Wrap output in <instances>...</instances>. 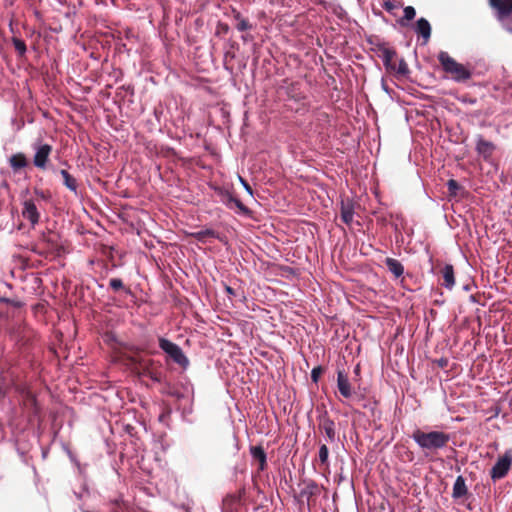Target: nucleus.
Here are the masks:
<instances>
[{
    "label": "nucleus",
    "mask_w": 512,
    "mask_h": 512,
    "mask_svg": "<svg viewBox=\"0 0 512 512\" xmlns=\"http://www.w3.org/2000/svg\"><path fill=\"white\" fill-rule=\"evenodd\" d=\"M412 438L424 450L441 449L445 447L450 440L449 435L444 432H423L419 429L413 432Z\"/></svg>",
    "instance_id": "obj_2"
},
{
    "label": "nucleus",
    "mask_w": 512,
    "mask_h": 512,
    "mask_svg": "<svg viewBox=\"0 0 512 512\" xmlns=\"http://www.w3.org/2000/svg\"><path fill=\"white\" fill-rule=\"evenodd\" d=\"M61 176L64 180V185L71 191L77 192V182L76 179L71 176L66 170L60 171Z\"/></svg>",
    "instance_id": "obj_21"
},
{
    "label": "nucleus",
    "mask_w": 512,
    "mask_h": 512,
    "mask_svg": "<svg viewBox=\"0 0 512 512\" xmlns=\"http://www.w3.org/2000/svg\"><path fill=\"white\" fill-rule=\"evenodd\" d=\"M221 200L230 209H233L234 207H236L243 214L249 213V209L239 199L235 198L229 192H223Z\"/></svg>",
    "instance_id": "obj_9"
},
{
    "label": "nucleus",
    "mask_w": 512,
    "mask_h": 512,
    "mask_svg": "<svg viewBox=\"0 0 512 512\" xmlns=\"http://www.w3.org/2000/svg\"><path fill=\"white\" fill-rule=\"evenodd\" d=\"M447 186H448V191H449V194L450 195H453L455 196L457 191L459 190L460 186L458 184V182L454 179H450L448 182H447Z\"/></svg>",
    "instance_id": "obj_24"
},
{
    "label": "nucleus",
    "mask_w": 512,
    "mask_h": 512,
    "mask_svg": "<svg viewBox=\"0 0 512 512\" xmlns=\"http://www.w3.org/2000/svg\"><path fill=\"white\" fill-rule=\"evenodd\" d=\"M252 457L259 462V469L264 470L266 465V453L260 446L251 448Z\"/></svg>",
    "instance_id": "obj_17"
},
{
    "label": "nucleus",
    "mask_w": 512,
    "mask_h": 512,
    "mask_svg": "<svg viewBox=\"0 0 512 512\" xmlns=\"http://www.w3.org/2000/svg\"><path fill=\"white\" fill-rule=\"evenodd\" d=\"M495 150V145L485 140L482 136H478L476 143V151L485 160L489 159Z\"/></svg>",
    "instance_id": "obj_8"
},
{
    "label": "nucleus",
    "mask_w": 512,
    "mask_h": 512,
    "mask_svg": "<svg viewBox=\"0 0 512 512\" xmlns=\"http://www.w3.org/2000/svg\"><path fill=\"white\" fill-rule=\"evenodd\" d=\"M225 289H226V291H227V293H228V294H231V295H233V294H234V291H233V289H232L230 286H226V288H225Z\"/></svg>",
    "instance_id": "obj_32"
},
{
    "label": "nucleus",
    "mask_w": 512,
    "mask_h": 512,
    "mask_svg": "<svg viewBox=\"0 0 512 512\" xmlns=\"http://www.w3.org/2000/svg\"><path fill=\"white\" fill-rule=\"evenodd\" d=\"M159 346L177 364L183 367H186L189 364L187 357L184 355L182 349L177 344L165 338H160Z\"/></svg>",
    "instance_id": "obj_3"
},
{
    "label": "nucleus",
    "mask_w": 512,
    "mask_h": 512,
    "mask_svg": "<svg viewBox=\"0 0 512 512\" xmlns=\"http://www.w3.org/2000/svg\"><path fill=\"white\" fill-rule=\"evenodd\" d=\"M380 57L387 70L396 69V51L390 48H382Z\"/></svg>",
    "instance_id": "obj_10"
},
{
    "label": "nucleus",
    "mask_w": 512,
    "mask_h": 512,
    "mask_svg": "<svg viewBox=\"0 0 512 512\" xmlns=\"http://www.w3.org/2000/svg\"><path fill=\"white\" fill-rule=\"evenodd\" d=\"M109 285L115 291L120 290L121 288H123V282L119 278L111 279L110 282H109Z\"/></svg>",
    "instance_id": "obj_28"
},
{
    "label": "nucleus",
    "mask_w": 512,
    "mask_h": 512,
    "mask_svg": "<svg viewBox=\"0 0 512 512\" xmlns=\"http://www.w3.org/2000/svg\"><path fill=\"white\" fill-rule=\"evenodd\" d=\"M442 277H443V283L442 285L445 286L448 289H452L455 285V278H454V268L450 264H446L443 269L441 270Z\"/></svg>",
    "instance_id": "obj_11"
},
{
    "label": "nucleus",
    "mask_w": 512,
    "mask_h": 512,
    "mask_svg": "<svg viewBox=\"0 0 512 512\" xmlns=\"http://www.w3.org/2000/svg\"><path fill=\"white\" fill-rule=\"evenodd\" d=\"M320 427L325 432L327 438L333 442L335 440V424H334V422L328 417H323L320 420Z\"/></svg>",
    "instance_id": "obj_13"
},
{
    "label": "nucleus",
    "mask_w": 512,
    "mask_h": 512,
    "mask_svg": "<svg viewBox=\"0 0 512 512\" xmlns=\"http://www.w3.org/2000/svg\"><path fill=\"white\" fill-rule=\"evenodd\" d=\"M390 71L396 72L401 76H406L409 73V68L405 60L400 59L398 63H396V69H391Z\"/></svg>",
    "instance_id": "obj_22"
},
{
    "label": "nucleus",
    "mask_w": 512,
    "mask_h": 512,
    "mask_svg": "<svg viewBox=\"0 0 512 512\" xmlns=\"http://www.w3.org/2000/svg\"><path fill=\"white\" fill-rule=\"evenodd\" d=\"M321 373H322L321 367H315V368L312 369V371H311V378H312L313 382L316 383L318 381Z\"/></svg>",
    "instance_id": "obj_29"
},
{
    "label": "nucleus",
    "mask_w": 512,
    "mask_h": 512,
    "mask_svg": "<svg viewBox=\"0 0 512 512\" xmlns=\"http://www.w3.org/2000/svg\"><path fill=\"white\" fill-rule=\"evenodd\" d=\"M232 13H233L234 19L237 21V24H236L237 30L246 31V30H250L252 28L251 24L241 16L240 12H238L237 10L234 9L232 11Z\"/></svg>",
    "instance_id": "obj_19"
},
{
    "label": "nucleus",
    "mask_w": 512,
    "mask_h": 512,
    "mask_svg": "<svg viewBox=\"0 0 512 512\" xmlns=\"http://www.w3.org/2000/svg\"><path fill=\"white\" fill-rule=\"evenodd\" d=\"M416 31L425 39V41L429 40L431 36V26L425 18H420L417 21Z\"/></svg>",
    "instance_id": "obj_15"
},
{
    "label": "nucleus",
    "mask_w": 512,
    "mask_h": 512,
    "mask_svg": "<svg viewBox=\"0 0 512 512\" xmlns=\"http://www.w3.org/2000/svg\"><path fill=\"white\" fill-rule=\"evenodd\" d=\"M491 2L493 6L506 15L512 12V0H491Z\"/></svg>",
    "instance_id": "obj_20"
},
{
    "label": "nucleus",
    "mask_w": 512,
    "mask_h": 512,
    "mask_svg": "<svg viewBox=\"0 0 512 512\" xmlns=\"http://www.w3.org/2000/svg\"><path fill=\"white\" fill-rule=\"evenodd\" d=\"M13 44H14V47L15 49L20 53V54H24L25 51H26V45L25 43L18 39V38H14L13 39Z\"/></svg>",
    "instance_id": "obj_26"
},
{
    "label": "nucleus",
    "mask_w": 512,
    "mask_h": 512,
    "mask_svg": "<svg viewBox=\"0 0 512 512\" xmlns=\"http://www.w3.org/2000/svg\"><path fill=\"white\" fill-rule=\"evenodd\" d=\"M354 374H355V377H359L360 375V365L357 364L354 368Z\"/></svg>",
    "instance_id": "obj_31"
},
{
    "label": "nucleus",
    "mask_w": 512,
    "mask_h": 512,
    "mask_svg": "<svg viewBox=\"0 0 512 512\" xmlns=\"http://www.w3.org/2000/svg\"><path fill=\"white\" fill-rule=\"evenodd\" d=\"M51 151H52V147L50 145H48V144L40 145L37 148L36 153L34 155V159H33L34 165L38 168H42V169L45 168Z\"/></svg>",
    "instance_id": "obj_7"
},
{
    "label": "nucleus",
    "mask_w": 512,
    "mask_h": 512,
    "mask_svg": "<svg viewBox=\"0 0 512 512\" xmlns=\"http://www.w3.org/2000/svg\"><path fill=\"white\" fill-rule=\"evenodd\" d=\"M329 451L326 445H322L319 449V460L325 464L328 460Z\"/></svg>",
    "instance_id": "obj_25"
},
{
    "label": "nucleus",
    "mask_w": 512,
    "mask_h": 512,
    "mask_svg": "<svg viewBox=\"0 0 512 512\" xmlns=\"http://www.w3.org/2000/svg\"><path fill=\"white\" fill-rule=\"evenodd\" d=\"M337 387L344 398H350L352 396L353 391L348 375L343 370H339L337 373Z\"/></svg>",
    "instance_id": "obj_6"
},
{
    "label": "nucleus",
    "mask_w": 512,
    "mask_h": 512,
    "mask_svg": "<svg viewBox=\"0 0 512 512\" xmlns=\"http://www.w3.org/2000/svg\"><path fill=\"white\" fill-rule=\"evenodd\" d=\"M194 238H196L198 241H205L207 237H215L216 233L214 230L211 229H205L198 232H195L192 234Z\"/></svg>",
    "instance_id": "obj_23"
},
{
    "label": "nucleus",
    "mask_w": 512,
    "mask_h": 512,
    "mask_svg": "<svg viewBox=\"0 0 512 512\" xmlns=\"http://www.w3.org/2000/svg\"><path fill=\"white\" fill-rule=\"evenodd\" d=\"M512 464V452L507 450L503 456L499 457L491 469L490 475L493 480L504 478L509 472Z\"/></svg>",
    "instance_id": "obj_4"
},
{
    "label": "nucleus",
    "mask_w": 512,
    "mask_h": 512,
    "mask_svg": "<svg viewBox=\"0 0 512 512\" xmlns=\"http://www.w3.org/2000/svg\"><path fill=\"white\" fill-rule=\"evenodd\" d=\"M10 165L13 169H21L27 166V159L24 154H14L9 159Z\"/></svg>",
    "instance_id": "obj_18"
},
{
    "label": "nucleus",
    "mask_w": 512,
    "mask_h": 512,
    "mask_svg": "<svg viewBox=\"0 0 512 512\" xmlns=\"http://www.w3.org/2000/svg\"><path fill=\"white\" fill-rule=\"evenodd\" d=\"M23 209H22V216L27 219L32 226H35L38 224L40 219V213L37 209V206L32 199H25L23 200Z\"/></svg>",
    "instance_id": "obj_5"
},
{
    "label": "nucleus",
    "mask_w": 512,
    "mask_h": 512,
    "mask_svg": "<svg viewBox=\"0 0 512 512\" xmlns=\"http://www.w3.org/2000/svg\"><path fill=\"white\" fill-rule=\"evenodd\" d=\"M385 264L388 268V270L396 277H400L402 276L403 272H404V267L403 265L397 260V259H394V258H386L385 260Z\"/></svg>",
    "instance_id": "obj_14"
},
{
    "label": "nucleus",
    "mask_w": 512,
    "mask_h": 512,
    "mask_svg": "<svg viewBox=\"0 0 512 512\" xmlns=\"http://www.w3.org/2000/svg\"><path fill=\"white\" fill-rule=\"evenodd\" d=\"M467 494V487L465 484V479L462 476H458L453 485V497L461 498Z\"/></svg>",
    "instance_id": "obj_16"
},
{
    "label": "nucleus",
    "mask_w": 512,
    "mask_h": 512,
    "mask_svg": "<svg viewBox=\"0 0 512 512\" xmlns=\"http://www.w3.org/2000/svg\"><path fill=\"white\" fill-rule=\"evenodd\" d=\"M438 60L445 73L455 82H465L472 76L471 69L452 58L447 52L441 51Z\"/></svg>",
    "instance_id": "obj_1"
},
{
    "label": "nucleus",
    "mask_w": 512,
    "mask_h": 512,
    "mask_svg": "<svg viewBox=\"0 0 512 512\" xmlns=\"http://www.w3.org/2000/svg\"><path fill=\"white\" fill-rule=\"evenodd\" d=\"M239 181L241 182V184L243 185V187L245 188V190L250 194L252 195V189L250 187V185L241 177L239 176Z\"/></svg>",
    "instance_id": "obj_30"
},
{
    "label": "nucleus",
    "mask_w": 512,
    "mask_h": 512,
    "mask_svg": "<svg viewBox=\"0 0 512 512\" xmlns=\"http://www.w3.org/2000/svg\"><path fill=\"white\" fill-rule=\"evenodd\" d=\"M354 206L350 201H342L341 203V219L347 225H350L353 221Z\"/></svg>",
    "instance_id": "obj_12"
},
{
    "label": "nucleus",
    "mask_w": 512,
    "mask_h": 512,
    "mask_svg": "<svg viewBox=\"0 0 512 512\" xmlns=\"http://www.w3.org/2000/svg\"><path fill=\"white\" fill-rule=\"evenodd\" d=\"M416 15V11L412 6H407L404 8V19L412 20Z\"/></svg>",
    "instance_id": "obj_27"
}]
</instances>
